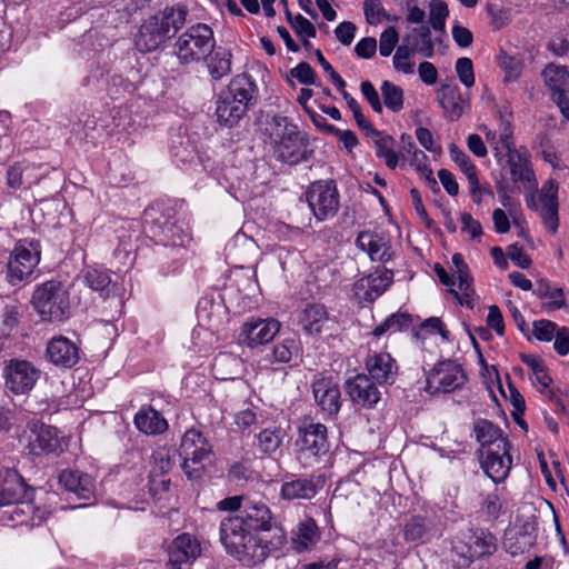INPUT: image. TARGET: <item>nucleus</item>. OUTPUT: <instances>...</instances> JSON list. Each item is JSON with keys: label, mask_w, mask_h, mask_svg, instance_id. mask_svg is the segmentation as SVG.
<instances>
[{"label": "nucleus", "mask_w": 569, "mask_h": 569, "mask_svg": "<svg viewBox=\"0 0 569 569\" xmlns=\"http://www.w3.org/2000/svg\"><path fill=\"white\" fill-rule=\"evenodd\" d=\"M313 399L320 409L329 416L337 415L341 407V393L338 382L323 375H317L311 383Z\"/></svg>", "instance_id": "16"}, {"label": "nucleus", "mask_w": 569, "mask_h": 569, "mask_svg": "<svg viewBox=\"0 0 569 569\" xmlns=\"http://www.w3.org/2000/svg\"><path fill=\"white\" fill-rule=\"evenodd\" d=\"M247 111L248 108L244 104L232 99L223 91L220 93L216 107V114L220 124L232 128L238 124Z\"/></svg>", "instance_id": "34"}, {"label": "nucleus", "mask_w": 569, "mask_h": 569, "mask_svg": "<svg viewBox=\"0 0 569 569\" xmlns=\"http://www.w3.org/2000/svg\"><path fill=\"white\" fill-rule=\"evenodd\" d=\"M189 11L184 4L167 6L141 23L134 36L140 52H152L171 39L186 23Z\"/></svg>", "instance_id": "3"}, {"label": "nucleus", "mask_w": 569, "mask_h": 569, "mask_svg": "<svg viewBox=\"0 0 569 569\" xmlns=\"http://www.w3.org/2000/svg\"><path fill=\"white\" fill-rule=\"evenodd\" d=\"M376 156L385 160L388 168L395 169L398 166V154L393 151V139L381 132H373Z\"/></svg>", "instance_id": "46"}, {"label": "nucleus", "mask_w": 569, "mask_h": 569, "mask_svg": "<svg viewBox=\"0 0 569 569\" xmlns=\"http://www.w3.org/2000/svg\"><path fill=\"white\" fill-rule=\"evenodd\" d=\"M541 76L551 97L569 91V70L567 67L548 63L543 68Z\"/></svg>", "instance_id": "38"}, {"label": "nucleus", "mask_w": 569, "mask_h": 569, "mask_svg": "<svg viewBox=\"0 0 569 569\" xmlns=\"http://www.w3.org/2000/svg\"><path fill=\"white\" fill-rule=\"evenodd\" d=\"M462 542L467 548L465 555L469 559L490 556L497 549L496 537L483 529H468L462 533Z\"/></svg>", "instance_id": "23"}, {"label": "nucleus", "mask_w": 569, "mask_h": 569, "mask_svg": "<svg viewBox=\"0 0 569 569\" xmlns=\"http://www.w3.org/2000/svg\"><path fill=\"white\" fill-rule=\"evenodd\" d=\"M263 132L264 143L278 161L292 166L307 160L308 139L288 117H271L266 121Z\"/></svg>", "instance_id": "2"}, {"label": "nucleus", "mask_w": 569, "mask_h": 569, "mask_svg": "<svg viewBox=\"0 0 569 569\" xmlns=\"http://www.w3.org/2000/svg\"><path fill=\"white\" fill-rule=\"evenodd\" d=\"M223 92L249 109L256 102L258 87L251 76L241 73L231 79L227 90Z\"/></svg>", "instance_id": "32"}, {"label": "nucleus", "mask_w": 569, "mask_h": 569, "mask_svg": "<svg viewBox=\"0 0 569 569\" xmlns=\"http://www.w3.org/2000/svg\"><path fill=\"white\" fill-rule=\"evenodd\" d=\"M46 357L57 367L72 368L80 359V349L71 339L56 336L47 345Z\"/></svg>", "instance_id": "20"}, {"label": "nucleus", "mask_w": 569, "mask_h": 569, "mask_svg": "<svg viewBox=\"0 0 569 569\" xmlns=\"http://www.w3.org/2000/svg\"><path fill=\"white\" fill-rule=\"evenodd\" d=\"M2 377L7 390L14 395H26L36 386L40 371L30 361L11 359L6 362Z\"/></svg>", "instance_id": "9"}, {"label": "nucleus", "mask_w": 569, "mask_h": 569, "mask_svg": "<svg viewBox=\"0 0 569 569\" xmlns=\"http://www.w3.org/2000/svg\"><path fill=\"white\" fill-rule=\"evenodd\" d=\"M271 512L264 503H251L237 516L224 518L220 523V541L227 552L246 567L261 563L269 547L260 532L271 529Z\"/></svg>", "instance_id": "1"}, {"label": "nucleus", "mask_w": 569, "mask_h": 569, "mask_svg": "<svg viewBox=\"0 0 569 569\" xmlns=\"http://www.w3.org/2000/svg\"><path fill=\"white\" fill-rule=\"evenodd\" d=\"M201 555L199 541L189 533L174 538L168 549V569H182L191 565Z\"/></svg>", "instance_id": "17"}, {"label": "nucleus", "mask_w": 569, "mask_h": 569, "mask_svg": "<svg viewBox=\"0 0 569 569\" xmlns=\"http://www.w3.org/2000/svg\"><path fill=\"white\" fill-rule=\"evenodd\" d=\"M558 188L557 181L549 179L541 187L539 206L533 196L527 199L528 208L539 212L543 224L552 234H555L559 228Z\"/></svg>", "instance_id": "12"}, {"label": "nucleus", "mask_w": 569, "mask_h": 569, "mask_svg": "<svg viewBox=\"0 0 569 569\" xmlns=\"http://www.w3.org/2000/svg\"><path fill=\"white\" fill-rule=\"evenodd\" d=\"M363 13L369 24L376 26L381 22L382 19H388L389 16L386 12L381 0H365Z\"/></svg>", "instance_id": "56"}, {"label": "nucleus", "mask_w": 569, "mask_h": 569, "mask_svg": "<svg viewBox=\"0 0 569 569\" xmlns=\"http://www.w3.org/2000/svg\"><path fill=\"white\" fill-rule=\"evenodd\" d=\"M366 367L369 378L380 385H391L398 375L396 360L388 352H375L368 356Z\"/></svg>", "instance_id": "24"}, {"label": "nucleus", "mask_w": 569, "mask_h": 569, "mask_svg": "<svg viewBox=\"0 0 569 569\" xmlns=\"http://www.w3.org/2000/svg\"><path fill=\"white\" fill-rule=\"evenodd\" d=\"M280 330V322L276 319H256L242 326L240 337L243 343L253 348L271 341Z\"/></svg>", "instance_id": "21"}, {"label": "nucleus", "mask_w": 569, "mask_h": 569, "mask_svg": "<svg viewBox=\"0 0 569 569\" xmlns=\"http://www.w3.org/2000/svg\"><path fill=\"white\" fill-rule=\"evenodd\" d=\"M412 325V316L407 312H397L389 316L382 323L373 329V335L380 337L386 332H398L408 329Z\"/></svg>", "instance_id": "47"}, {"label": "nucleus", "mask_w": 569, "mask_h": 569, "mask_svg": "<svg viewBox=\"0 0 569 569\" xmlns=\"http://www.w3.org/2000/svg\"><path fill=\"white\" fill-rule=\"evenodd\" d=\"M297 458L303 468H311L321 461L329 452L327 428L322 423L305 422L299 428L296 442Z\"/></svg>", "instance_id": "7"}, {"label": "nucleus", "mask_w": 569, "mask_h": 569, "mask_svg": "<svg viewBox=\"0 0 569 569\" xmlns=\"http://www.w3.org/2000/svg\"><path fill=\"white\" fill-rule=\"evenodd\" d=\"M456 72L461 83L467 88L475 84L473 64L470 58H459L456 61Z\"/></svg>", "instance_id": "59"}, {"label": "nucleus", "mask_w": 569, "mask_h": 569, "mask_svg": "<svg viewBox=\"0 0 569 569\" xmlns=\"http://www.w3.org/2000/svg\"><path fill=\"white\" fill-rule=\"evenodd\" d=\"M381 93L389 110L399 112L403 108V91L400 87L386 80L381 84Z\"/></svg>", "instance_id": "51"}, {"label": "nucleus", "mask_w": 569, "mask_h": 569, "mask_svg": "<svg viewBox=\"0 0 569 569\" xmlns=\"http://www.w3.org/2000/svg\"><path fill=\"white\" fill-rule=\"evenodd\" d=\"M510 445L503 448L490 447L480 453V463L485 473L496 483L503 481L511 469Z\"/></svg>", "instance_id": "18"}, {"label": "nucleus", "mask_w": 569, "mask_h": 569, "mask_svg": "<svg viewBox=\"0 0 569 569\" xmlns=\"http://www.w3.org/2000/svg\"><path fill=\"white\" fill-rule=\"evenodd\" d=\"M407 151L412 152L411 166L416 171L426 180L427 184L432 191H439L438 182L433 177V171L428 164V157L426 153L417 148L415 143L409 141Z\"/></svg>", "instance_id": "44"}, {"label": "nucleus", "mask_w": 569, "mask_h": 569, "mask_svg": "<svg viewBox=\"0 0 569 569\" xmlns=\"http://www.w3.org/2000/svg\"><path fill=\"white\" fill-rule=\"evenodd\" d=\"M31 305L43 321L61 322L70 316V296L61 281L49 280L36 287Z\"/></svg>", "instance_id": "4"}, {"label": "nucleus", "mask_w": 569, "mask_h": 569, "mask_svg": "<svg viewBox=\"0 0 569 569\" xmlns=\"http://www.w3.org/2000/svg\"><path fill=\"white\" fill-rule=\"evenodd\" d=\"M399 41V33L395 27H388L379 38V52L382 57H389Z\"/></svg>", "instance_id": "57"}, {"label": "nucleus", "mask_w": 569, "mask_h": 569, "mask_svg": "<svg viewBox=\"0 0 569 569\" xmlns=\"http://www.w3.org/2000/svg\"><path fill=\"white\" fill-rule=\"evenodd\" d=\"M292 78L297 79L301 84H316V72L308 62H300L290 70Z\"/></svg>", "instance_id": "60"}, {"label": "nucleus", "mask_w": 569, "mask_h": 569, "mask_svg": "<svg viewBox=\"0 0 569 569\" xmlns=\"http://www.w3.org/2000/svg\"><path fill=\"white\" fill-rule=\"evenodd\" d=\"M325 480L321 476L287 475L280 488V498L287 501L311 500L322 489Z\"/></svg>", "instance_id": "14"}, {"label": "nucleus", "mask_w": 569, "mask_h": 569, "mask_svg": "<svg viewBox=\"0 0 569 569\" xmlns=\"http://www.w3.org/2000/svg\"><path fill=\"white\" fill-rule=\"evenodd\" d=\"M284 436L286 432L280 427L266 428L256 436L257 447L263 453H273L280 448Z\"/></svg>", "instance_id": "45"}, {"label": "nucleus", "mask_w": 569, "mask_h": 569, "mask_svg": "<svg viewBox=\"0 0 569 569\" xmlns=\"http://www.w3.org/2000/svg\"><path fill=\"white\" fill-rule=\"evenodd\" d=\"M531 546V537L525 532L509 531L505 536L503 547L511 556L523 553Z\"/></svg>", "instance_id": "52"}, {"label": "nucleus", "mask_w": 569, "mask_h": 569, "mask_svg": "<svg viewBox=\"0 0 569 569\" xmlns=\"http://www.w3.org/2000/svg\"><path fill=\"white\" fill-rule=\"evenodd\" d=\"M346 389L352 401L362 407L371 408L380 399V391L373 379L366 375H358L347 380Z\"/></svg>", "instance_id": "25"}, {"label": "nucleus", "mask_w": 569, "mask_h": 569, "mask_svg": "<svg viewBox=\"0 0 569 569\" xmlns=\"http://www.w3.org/2000/svg\"><path fill=\"white\" fill-rule=\"evenodd\" d=\"M461 231L470 236L472 240L479 239L482 236V226L470 213L463 212L460 216Z\"/></svg>", "instance_id": "63"}, {"label": "nucleus", "mask_w": 569, "mask_h": 569, "mask_svg": "<svg viewBox=\"0 0 569 569\" xmlns=\"http://www.w3.org/2000/svg\"><path fill=\"white\" fill-rule=\"evenodd\" d=\"M39 252L30 244L19 242L12 250L7 264V280L18 286L28 280L39 263Z\"/></svg>", "instance_id": "13"}, {"label": "nucleus", "mask_w": 569, "mask_h": 569, "mask_svg": "<svg viewBox=\"0 0 569 569\" xmlns=\"http://www.w3.org/2000/svg\"><path fill=\"white\" fill-rule=\"evenodd\" d=\"M415 52L410 49V47L402 43L396 50V53L392 59L393 68L402 72L405 74H411L415 71V63L411 61Z\"/></svg>", "instance_id": "54"}, {"label": "nucleus", "mask_w": 569, "mask_h": 569, "mask_svg": "<svg viewBox=\"0 0 569 569\" xmlns=\"http://www.w3.org/2000/svg\"><path fill=\"white\" fill-rule=\"evenodd\" d=\"M431 522L422 516H412L405 525L403 537L409 542H426L431 533Z\"/></svg>", "instance_id": "43"}, {"label": "nucleus", "mask_w": 569, "mask_h": 569, "mask_svg": "<svg viewBox=\"0 0 569 569\" xmlns=\"http://www.w3.org/2000/svg\"><path fill=\"white\" fill-rule=\"evenodd\" d=\"M451 262L453 276L458 280V289H449V292L455 296L461 306L473 308L476 292L472 288V278L462 254L455 253Z\"/></svg>", "instance_id": "22"}, {"label": "nucleus", "mask_w": 569, "mask_h": 569, "mask_svg": "<svg viewBox=\"0 0 569 569\" xmlns=\"http://www.w3.org/2000/svg\"><path fill=\"white\" fill-rule=\"evenodd\" d=\"M503 502L497 492L489 493L482 503V510L489 519H497L502 512Z\"/></svg>", "instance_id": "62"}, {"label": "nucleus", "mask_w": 569, "mask_h": 569, "mask_svg": "<svg viewBox=\"0 0 569 569\" xmlns=\"http://www.w3.org/2000/svg\"><path fill=\"white\" fill-rule=\"evenodd\" d=\"M301 353V342L296 337H288L279 340L269 357L271 362L288 363Z\"/></svg>", "instance_id": "42"}, {"label": "nucleus", "mask_w": 569, "mask_h": 569, "mask_svg": "<svg viewBox=\"0 0 569 569\" xmlns=\"http://www.w3.org/2000/svg\"><path fill=\"white\" fill-rule=\"evenodd\" d=\"M8 506L9 509L3 511L1 521L10 527L26 526L32 528L40 526L50 515V510L47 508L34 506L33 501L30 500V495Z\"/></svg>", "instance_id": "11"}, {"label": "nucleus", "mask_w": 569, "mask_h": 569, "mask_svg": "<svg viewBox=\"0 0 569 569\" xmlns=\"http://www.w3.org/2000/svg\"><path fill=\"white\" fill-rule=\"evenodd\" d=\"M330 320L329 312L322 303H308L300 311L298 322L308 335H318Z\"/></svg>", "instance_id": "31"}, {"label": "nucleus", "mask_w": 569, "mask_h": 569, "mask_svg": "<svg viewBox=\"0 0 569 569\" xmlns=\"http://www.w3.org/2000/svg\"><path fill=\"white\" fill-rule=\"evenodd\" d=\"M133 423L140 432L147 436L161 435L169 427L166 418L151 406L140 408L134 415Z\"/></svg>", "instance_id": "33"}, {"label": "nucleus", "mask_w": 569, "mask_h": 569, "mask_svg": "<svg viewBox=\"0 0 569 569\" xmlns=\"http://www.w3.org/2000/svg\"><path fill=\"white\" fill-rule=\"evenodd\" d=\"M291 27L300 38H315L317 34L315 26L301 14L295 17Z\"/></svg>", "instance_id": "64"}, {"label": "nucleus", "mask_w": 569, "mask_h": 569, "mask_svg": "<svg viewBox=\"0 0 569 569\" xmlns=\"http://www.w3.org/2000/svg\"><path fill=\"white\" fill-rule=\"evenodd\" d=\"M439 104L451 120L459 119L465 112V101L456 84H441L437 92Z\"/></svg>", "instance_id": "37"}, {"label": "nucleus", "mask_w": 569, "mask_h": 569, "mask_svg": "<svg viewBox=\"0 0 569 569\" xmlns=\"http://www.w3.org/2000/svg\"><path fill=\"white\" fill-rule=\"evenodd\" d=\"M179 452L182 459V470L191 480L199 479L203 475L206 466L211 462V446L196 429L184 432Z\"/></svg>", "instance_id": "6"}, {"label": "nucleus", "mask_w": 569, "mask_h": 569, "mask_svg": "<svg viewBox=\"0 0 569 569\" xmlns=\"http://www.w3.org/2000/svg\"><path fill=\"white\" fill-rule=\"evenodd\" d=\"M29 449L36 455L56 453L63 451V443L56 428L44 423L32 422L29 425Z\"/></svg>", "instance_id": "19"}, {"label": "nucleus", "mask_w": 569, "mask_h": 569, "mask_svg": "<svg viewBox=\"0 0 569 569\" xmlns=\"http://www.w3.org/2000/svg\"><path fill=\"white\" fill-rule=\"evenodd\" d=\"M357 247L366 251L372 261L387 262L391 259V251L388 241L373 232L362 231L356 240Z\"/></svg>", "instance_id": "30"}, {"label": "nucleus", "mask_w": 569, "mask_h": 569, "mask_svg": "<svg viewBox=\"0 0 569 569\" xmlns=\"http://www.w3.org/2000/svg\"><path fill=\"white\" fill-rule=\"evenodd\" d=\"M473 432L477 441L480 443V453L486 449H490V447L503 448V446L510 445L507 438L502 436V431L489 420L479 419L476 421Z\"/></svg>", "instance_id": "36"}, {"label": "nucleus", "mask_w": 569, "mask_h": 569, "mask_svg": "<svg viewBox=\"0 0 569 569\" xmlns=\"http://www.w3.org/2000/svg\"><path fill=\"white\" fill-rule=\"evenodd\" d=\"M533 336L540 341H551L560 329L551 320L541 319L532 325Z\"/></svg>", "instance_id": "58"}, {"label": "nucleus", "mask_w": 569, "mask_h": 569, "mask_svg": "<svg viewBox=\"0 0 569 569\" xmlns=\"http://www.w3.org/2000/svg\"><path fill=\"white\" fill-rule=\"evenodd\" d=\"M449 153L451 160L459 167V169L465 173L468 184H472V187H476V177L477 174V168L469 158V156L458 148L457 144L451 143L449 144Z\"/></svg>", "instance_id": "48"}, {"label": "nucleus", "mask_w": 569, "mask_h": 569, "mask_svg": "<svg viewBox=\"0 0 569 569\" xmlns=\"http://www.w3.org/2000/svg\"><path fill=\"white\" fill-rule=\"evenodd\" d=\"M498 61L505 72V82H512L520 77L522 64L518 59L502 53L498 57Z\"/></svg>", "instance_id": "55"}, {"label": "nucleus", "mask_w": 569, "mask_h": 569, "mask_svg": "<svg viewBox=\"0 0 569 569\" xmlns=\"http://www.w3.org/2000/svg\"><path fill=\"white\" fill-rule=\"evenodd\" d=\"M171 154L177 162L182 164L193 163L198 158V152L194 146L191 143L190 139L187 138L183 140L182 137H179V141H172L171 144Z\"/></svg>", "instance_id": "50"}, {"label": "nucleus", "mask_w": 569, "mask_h": 569, "mask_svg": "<svg viewBox=\"0 0 569 569\" xmlns=\"http://www.w3.org/2000/svg\"><path fill=\"white\" fill-rule=\"evenodd\" d=\"M59 483L80 499H90L94 493V480L79 470H63L59 475Z\"/></svg>", "instance_id": "29"}, {"label": "nucleus", "mask_w": 569, "mask_h": 569, "mask_svg": "<svg viewBox=\"0 0 569 569\" xmlns=\"http://www.w3.org/2000/svg\"><path fill=\"white\" fill-rule=\"evenodd\" d=\"M402 42L423 58H432L435 53L436 40L432 38L428 26L412 28L402 39Z\"/></svg>", "instance_id": "35"}, {"label": "nucleus", "mask_w": 569, "mask_h": 569, "mask_svg": "<svg viewBox=\"0 0 569 569\" xmlns=\"http://www.w3.org/2000/svg\"><path fill=\"white\" fill-rule=\"evenodd\" d=\"M533 295L540 299L547 300L542 307L548 312L560 309L566 303L563 290L561 288L552 287L551 283L546 279H541L536 283Z\"/></svg>", "instance_id": "41"}, {"label": "nucleus", "mask_w": 569, "mask_h": 569, "mask_svg": "<svg viewBox=\"0 0 569 569\" xmlns=\"http://www.w3.org/2000/svg\"><path fill=\"white\" fill-rule=\"evenodd\" d=\"M86 284L99 291L101 296H109L111 292V278L109 272L100 269H88L84 273Z\"/></svg>", "instance_id": "49"}, {"label": "nucleus", "mask_w": 569, "mask_h": 569, "mask_svg": "<svg viewBox=\"0 0 569 569\" xmlns=\"http://www.w3.org/2000/svg\"><path fill=\"white\" fill-rule=\"evenodd\" d=\"M448 14L449 10L445 1L431 0L429 2V22L435 31L445 30Z\"/></svg>", "instance_id": "53"}, {"label": "nucleus", "mask_w": 569, "mask_h": 569, "mask_svg": "<svg viewBox=\"0 0 569 569\" xmlns=\"http://www.w3.org/2000/svg\"><path fill=\"white\" fill-rule=\"evenodd\" d=\"M29 496V489L14 469L0 470V506L11 505L18 499Z\"/></svg>", "instance_id": "26"}, {"label": "nucleus", "mask_w": 569, "mask_h": 569, "mask_svg": "<svg viewBox=\"0 0 569 569\" xmlns=\"http://www.w3.org/2000/svg\"><path fill=\"white\" fill-rule=\"evenodd\" d=\"M360 90L371 109L377 113H382L383 107L375 86L370 81L366 80L361 82Z\"/></svg>", "instance_id": "61"}, {"label": "nucleus", "mask_w": 569, "mask_h": 569, "mask_svg": "<svg viewBox=\"0 0 569 569\" xmlns=\"http://www.w3.org/2000/svg\"><path fill=\"white\" fill-rule=\"evenodd\" d=\"M306 197L309 208L318 221H326L338 212L339 192L332 180L311 183Z\"/></svg>", "instance_id": "8"}, {"label": "nucleus", "mask_w": 569, "mask_h": 569, "mask_svg": "<svg viewBox=\"0 0 569 569\" xmlns=\"http://www.w3.org/2000/svg\"><path fill=\"white\" fill-rule=\"evenodd\" d=\"M321 532L311 517L301 520L291 532L292 548L297 552L310 551L320 540Z\"/></svg>", "instance_id": "28"}, {"label": "nucleus", "mask_w": 569, "mask_h": 569, "mask_svg": "<svg viewBox=\"0 0 569 569\" xmlns=\"http://www.w3.org/2000/svg\"><path fill=\"white\" fill-rule=\"evenodd\" d=\"M466 375L456 361L437 363L427 377L426 390L431 393H448L463 386Z\"/></svg>", "instance_id": "10"}, {"label": "nucleus", "mask_w": 569, "mask_h": 569, "mask_svg": "<svg viewBox=\"0 0 569 569\" xmlns=\"http://www.w3.org/2000/svg\"><path fill=\"white\" fill-rule=\"evenodd\" d=\"M146 231L156 244L163 247H182L189 239L182 222L163 216L148 223Z\"/></svg>", "instance_id": "15"}, {"label": "nucleus", "mask_w": 569, "mask_h": 569, "mask_svg": "<svg viewBox=\"0 0 569 569\" xmlns=\"http://www.w3.org/2000/svg\"><path fill=\"white\" fill-rule=\"evenodd\" d=\"M507 157L508 167L513 182L531 183L535 180V174L529 167V158L526 152H521L517 149H509Z\"/></svg>", "instance_id": "39"}, {"label": "nucleus", "mask_w": 569, "mask_h": 569, "mask_svg": "<svg viewBox=\"0 0 569 569\" xmlns=\"http://www.w3.org/2000/svg\"><path fill=\"white\" fill-rule=\"evenodd\" d=\"M231 52L223 48L218 47L203 59L206 60L209 74L214 80H220L231 72Z\"/></svg>", "instance_id": "40"}, {"label": "nucleus", "mask_w": 569, "mask_h": 569, "mask_svg": "<svg viewBox=\"0 0 569 569\" xmlns=\"http://www.w3.org/2000/svg\"><path fill=\"white\" fill-rule=\"evenodd\" d=\"M393 272L389 269H382L360 279L355 288L357 295L360 290L366 289L361 298L366 301L372 302L379 298L392 283Z\"/></svg>", "instance_id": "27"}, {"label": "nucleus", "mask_w": 569, "mask_h": 569, "mask_svg": "<svg viewBox=\"0 0 569 569\" xmlns=\"http://www.w3.org/2000/svg\"><path fill=\"white\" fill-rule=\"evenodd\" d=\"M216 46L212 29L206 23H196L183 31L173 44L174 54L182 64L203 60Z\"/></svg>", "instance_id": "5"}]
</instances>
